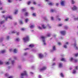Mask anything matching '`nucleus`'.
<instances>
[{"mask_svg": "<svg viewBox=\"0 0 78 78\" xmlns=\"http://www.w3.org/2000/svg\"><path fill=\"white\" fill-rule=\"evenodd\" d=\"M24 76H28L27 72L26 71H24L23 73H21L20 77L21 78H23Z\"/></svg>", "mask_w": 78, "mask_h": 78, "instance_id": "1", "label": "nucleus"}, {"mask_svg": "<svg viewBox=\"0 0 78 78\" xmlns=\"http://www.w3.org/2000/svg\"><path fill=\"white\" fill-rule=\"evenodd\" d=\"M45 38H46V37L45 36H41V39L42 40V42L44 45H45L47 44L46 42H45Z\"/></svg>", "mask_w": 78, "mask_h": 78, "instance_id": "2", "label": "nucleus"}, {"mask_svg": "<svg viewBox=\"0 0 78 78\" xmlns=\"http://www.w3.org/2000/svg\"><path fill=\"white\" fill-rule=\"evenodd\" d=\"M29 36H27L23 38V41L25 42H26L27 41H29Z\"/></svg>", "mask_w": 78, "mask_h": 78, "instance_id": "3", "label": "nucleus"}, {"mask_svg": "<svg viewBox=\"0 0 78 78\" xmlns=\"http://www.w3.org/2000/svg\"><path fill=\"white\" fill-rule=\"evenodd\" d=\"M3 17H4V18H5L6 20H7V19H12V16H9L6 17V16H5V15H3Z\"/></svg>", "mask_w": 78, "mask_h": 78, "instance_id": "4", "label": "nucleus"}, {"mask_svg": "<svg viewBox=\"0 0 78 78\" xmlns=\"http://www.w3.org/2000/svg\"><path fill=\"white\" fill-rule=\"evenodd\" d=\"M71 9L73 11H76L78 10V7L75 5H74L73 7L71 8Z\"/></svg>", "mask_w": 78, "mask_h": 78, "instance_id": "5", "label": "nucleus"}, {"mask_svg": "<svg viewBox=\"0 0 78 78\" xmlns=\"http://www.w3.org/2000/svg\"><path fill=\"white\" fill-rule=\"evenodd\" d=\"M69 44V43L68 42H66L64 44L63 47L65 48H67V45Z\"/></svg>", "mask_w": 78, "mask_h": 78, "instance_id": "6", "label": "nucleus"}, {"mask_svg": "<svg viewBox=\"0 0 78 78\" xmlns=\"http://www.w3.org/2000/svg\"><path fill=\"white\" fill-rule=\"evenodd\" d=\"M60 33L62 35L64 36L66 34V31H60Z\"/></svg>", "mask_w": 78, "mask_h": 78, "instance_id": "7", "label": "nucleus"}, {"mask_svg": "<svg viewBox=\"0 0 78 78\" xmlns=\"http://www.w3.org/2000/svg\"><path fill=\"white\" fill-rule=\"evenodd\" d=\"M9 61H11L12 64H14V62L15 61L14 60H12V58H10L9 60Z\"/></svg>", "mask_w": 78, "mask_h": 78, "instance_id": "8", "label": "nucleus"}, {"mask_svg": "<svg viewBox=\"0 0 78 78\" xmlns=\"http://www.w3.org/2000/svg\"><path fill=\"white\" fill-rule=\"evenodd\" d=\"M56 50V46H52V50L51 51V52H53V51H55Z\"/></svg>", "mask_w": 78, "mask_h": 78, "instance_id": "9", "label": "nucleus"}, {"mask_svg": "<svg viewBox=\"0 0 78 78\" xmlns=\"http://www.w3.org/2000/svg\"><path fill=\"white\" fill-rule=\"evenodd\" d=\"M73 45L74 47H75V48L76 50H78V47L76 46V42H75L73 44Z\"/></svg>", "mask_w": 78, "mask_h": 78, "instance_id": "10", "label": "nucleus"}, {"mask_svg": "<svg viewBox=\"0 0 78 78\" xmlns=\"http://www.w3.org/2000/svg\"><path fill=\"white\" fill-rule=\"evenodd\" d=\"M47 69V67L46 66H44L43 67L42 69H40V71H43V70H45Z\"/></svg>", "mask_w": 78, "mask_h": 78, "instance_id": "11", "label": "nucleus"}, {"mask_svg": "<svg viewBox=\"0 0 78 78\" xmlns=\"http://www.w3.org/2000/svg\"><path fill=\"white\" fill-rule=\"evenodd\" d=\"M65 2L64 1H62L61 2V4L62 6H65Z\"/></svg>", "mask_w": 78, "mask_h": 78, "instance_id": "12", "label": "nucleus"}, {"mask_svg": "<svg viewBox=\"0 0 78 78\" xmlns=\"http://www.w3.org/2000/svg\"><path fill=\"white\" fill-rule=\"evenodd\" d=\"M39 58H42L44 57V55L42 54H39Z\"/></svg>", "mask_w": 78, "mask_h": 78, "instance_id": "13", "label": "nucleus"}, {"mask_svg": "<svg viewBox=\"0 0 78 78\" xmlns=\"http://www.w3.org/2000/svg\"><path fill=\"white\" fill-rule=\"evenodd\" d=\"M34 27H35V26H34V25H30L29 26V27L30 28H31V29H33Z\"/></svg>", "mask_w": 78, "mask_h": 78, "instance_id": "14", "label": "nucleus"}, {"mask_svg": "<svg viewBox=\"0 0 78 78\" xmlns=\"http://www.w3.org/2000/svg\"><path fill=\"white\" fill-rule=\"evenodd\" d=\"M74 59L73 57H71L69 58V60L70 61H71L72 62H74Z\"/></svg>", "mask_w": 78, "mask_h": 78, "instance_id": "15", "label": "nucleus"}, {"mask_svg": "<svg viewBox=\"0 0 78 78\" xmlns=\"http://www.w3.org/2000/svg\"><path fill=\"white\" fill-rule=\"evenodd\" d=\"M41 26L42 27L43 29H45L47 27L45 26V24H42L41 25Z\"/></svg>", "mask_w": 78, "mask_h": 78, "instance_id": "16", "label": "nucleus"}, {"mask_svg": "<svg viewBox=\"0 0 78 78\" xmlns=\"http://www.w3.org/2000/svg\"><path fill=\"white\" fill-rule=\"evenodd\" d=\"M62 63H59V67H60V68H61V67H62Z\"/></svg>", "mask_w": 78, "mask_h": 78, "instance_id": "17", "label": "nucleus"}, {"mask_svg": "<svg viewBox=\"0 0 78 78\" xmlns=\"http://www.w3.org/2000/svg\"><path fill=\"white\" fill-rule=\"evenodd\" d=\"M76 73V69H74V70H73L72 73L73 74H75Z\"/></svg>", "mask_w": 78, "mask_h": 78, "instance_id": "18", "label": "nucleus"}, {"mask_svg": "<svg viewBox=\"0 0 78 78\" xmlns=\"http://www.w3.org/2000/svg\"><path fill=\"white\" fill-rule=\"evenodd\" d=\"M5 52H6V51L5 50H2L0 51V52L1 53H5Z\"/></svg>", "mask_w": 78, "mask_h": 78, "instance_id": "19", "label": "nucleus"}, {"mask_svg": "<svg viewBox=\"0 0 78 78\" xmlns=\"http://www.w3.org/2000/svg\"><path fill=\"white\" fill-rule=\"evenodd\" d=\"M61 61L66 62V60L64 58H62L61 59Z\"/></svg>", "mask_w": 78, "mask_h": 78, "instance_id": "20", "label": "nucleus"}, {"mask_svg": "<svg viewBox=\"0 0 78 78\" xmlns=\"http://www.w3.org/2000/svg\"><path fill=\"white\" fill-rule=\"evenodd\" d=\"M37 28L39 29V30H42V27H41L40 26H38Z\"/></svg>", "mask_w": 78, "mask_h": 78, "instance_id": "21", "label": "nucleus"}, {"mask_svg": "<svg viewBox=\"0 0 78 78\" xmlns=\"http://www.w3.org/2000/svg\"><path fill=\"white\" fill-rule=\"evenodd\" d=\"M13 52L14 53H17V49H15L13 50Z\"/></svg>", "mask_w": 78, "mask_h": 78, "instance_id": "22", "label": "nucleus"}, {"mask_svg": "<svg viewBox=\"0 0 78 78\" xmlns=\"http://www.w3.org/2000/svg\"><path fill=\"white\" fill-rule=\"evenodd\" d=\"M59 17V15H57L56 16V18L57 19H58V20L59 21H60L61 19L60 18H58V17Z\"/></svg>", "mask_w": 78, "mask_h": 78, "instance_id": "23", "label": "nucleus"}, {"mask_svg": "<svg viewBox=\"0 0 78 78\" xmlns=\"http://www.w3.org/2000/svg\"><path fill=\"white\" fill-rule=\"evenodd\" d=\"M17 12H18V10H15V11L14 12V14H17Z\"/></svg>", "mask_w": 78, "mask_h": 78, "instance_id": "24", "label": "nucleus"}, {"mask_svg": "<svg viewBox=\"0 0 78 78\" xmlns=\"http://www.w3.org/2000/svg\"><path fill=\"white\" fill-rule=\"evenodd\" d=\"M34 46V44H32L29 45L30 47H31V48H32V47H33Z\"/></svg>", "mask_w": 78, "mask_h": 78, "instance_id": "25", "label": "nucleus"}, {"mask_svg": "<svg viewBox=\"0 0 78 78\" xmlns=\"http://www.w3.org/2000/svg\"><path fill=\"white\" fill-rule=\"evenodd\" d=\"M28 21H29V19H28L27 18L25 19V22L26 23H27Z\"/></svg>", "mask_w": 78, "mask_h": 78, "instance_id": "26", "label": "nucleus"}, {"mask_svg": "<svg viewBox=\"0 0 78 78\" xmlns=\"http://www.w3.org/2000/svg\"><path fill=\"white\" fill-rule=\"evenodd\" d=\"M17 33V32L16 30H13L12 31V34H14L15 33Z\"/></svg>", "mask_w": 78, "mask_h": 78, "instance_id": "27", "label": "nucleus"}, {"mask_svg": "<svg viewBox=\"0 0 78 78\" xmlns=\"http://www.w3.org/2000/svg\"><path fill=\"white\" fill-rule=\"evenodd\" d=\"M60 76H62V77H64V74H63V73H60Z\"/></svg>", "mask_w": 78, "mask_h": 78, "instance_id": "28", "label": "nucleus"}, {"mask_svg": "<svg viewBox=\"0 0 78 78\" xmlns=\"http://www.w3.org/2000/svg\"><path fill=\"white\" fill-rule=\"evenodd\" d=\"M32 15L33 16H34V17H36V13H34L32 14Z\"/></svg>", "mask_w": 78, "mask_h": 78, "instance_id": "29", "label": "nucleus"}, {"mask_svg": "<svg viewBox=\"0 0 78 78\" xmlns=\"http://www.w3.org/2000/svg\"><path fill=\"white\" fill-rule=\"evenodd\" d=\"M26 10H27L26 9H23L22 10V12H25V11H26Z\"/></svg>", "mask_w": 78, "mask_h": 78, "instance_id": "30", "label": "nucleus"}, {"mask_svg": "<svg viewBox=\"0 0 78 78\" xmlns=\"http://www.w3.org/2000/svg\"><path fill=\"white\" fill-rule=\"evenodd\" d=\"M25 15L26 16H28V12H26L25 14Z\"/></svg>", "mask_w": 78, "mask_h": 78, "instance_id": "31", "label": "nucleus"}, {"mask_svg": "<svg viewBox=\"0 0 78 78\" xmlns=\"http://www.w3.org/2000/svg\"><path fill=\"white\" fill-rule=\"evenodd\" d=\"M8 2L9 3H12V0H8Z\"/></svg>", "mask_w": 78, "mask_h": 78, "instance_id": "32", "label": "nucleus"}, {"mask_svg": "<svg viewBox=\"0 0 78 78\" xmlns=\"http://www.w3.org/2000/svg\"><path fill=\"white\" fill-rule=\"evenodd\" d=\"M73 62H78V60L76 59H74V61Z\"/></svg>", "mask_w": 78, "mask_h": 78, "instance_id": "33", "label": "nucleus"}, {"mask_svg": "<svg viewBox=\"0 0 78 78\" xmlns=\"http://www.w3.org/2000/svg\"><path fill=\"white\" fill-rule=\"evenodd\" d=\"M51 36V34H47V36L48 37H50V36Z\"/></svg>", "mask_w": 78, "mask_h": 78, "instance_id": "34", "label": "nucleus"}, {"mask_svg": "<svg viewBox=\"0 0 78 78\" xmlns=\"http://www.w3.org/2000/svg\"><path fill=\"white\" fill-rule=\"evenodd\" d=\"M20 39L19 38H17L16 39V41H17V42H19V41H20Z\"/></svg>", "mask_w": 78, "mask_h": 78, "instance_id": "35", "label": "nucleus"}, {"mask_svg": "<svg viewBox=\"0 0 78 78\" xmlns=\"http://www.w3.org/2000/svg\"><path fill=\"white\" fill-rule=\"evenodd\" d=\"M48 4L49 5H50V6H51V5H53V4L51 2L48 3Z\"/></svg>", "mask_w": 78, "mask_h": 78, "instance_id": "36", "label": "nucleus"}, {"mask_svg": "<svg viewBox=\"0 0 78 78\" xmlns=\"http://www.w3.org/2000/svg\"><path fill=\"white\" fill-rule=\"evenodd\" d=\"M18 68H19V69H22V66L19 65L18 66Z\"/></svg>", "mask_w": 78, "mask_h": 78, "instance_id": "37", "label": "nucleus"}, {"mask_svg": "<svg viewBox=\"0 0 78 78\" xmlns=\"http://www.w3.org/2000/svg\"><path fill=\"white\" fill-rule=\"evenodd\" d=\"M71 2L72 3V4H74L75 3V1L73 0H71Z\"/></svg>", "mask_w": 78, "mask_h": 78, "instance_id": "38", "label": "nucleus"}, {"mask_svg": "<svg viewBox=\"0 0 78 78\" xmlns=\"http://www.w3.org/2000/svg\"><path fill=\"white\" fill-rule=\"evenodd\" d=\"M5 64H6L7 65H9V62H5Z\"/></svg>", "mask_w": 78, "mask_h": 78, "instance_id": "39", "label": "nucleus"}, {"mask_svg": "<svg viewBox=\"0 0 78 78\" xmlns=\"http://www.w3.org/2000/svg\"><path fill=\"white\" fill-rule=\"evenodd\" d=\"M51 19L52 20H54V17L53 16L51 17Z\"/></svg>", "mask_w": 78, "mask_h": 78, "instance_id": "40", "label": "nucleus"}, {"mask_svg": "<svg viewBox=\"0 0 78 78\" xmlns=\"http://www.w3.org/2000/svg\"><path fill=\"white\" fill-rule=\"evenodd\" d=\"M3 64V62L0 60V64L2 65Z\"/></svg>", "mask_w": 78, "mask_h": 78, "instance_id": "41", "label": "nucleus"}, {"mask_svg": "<svg viewBox=\"0 0 78 78\" xmlns=\"http://www.w3.org/2000/svg\"><path fill=\"white\" fill-rule=\"evenodd\" d=\"M31 2L30 1H29L27 2V5H30V4H31Z\"/></svg>", "mask_w": 78, "mask_h": 78, "instance_id": "42", "label": "nucleus"}, {"mask_svg": "<svg viewBox=\"0 0 78 78\" xmlns=\"http://www.w3.org/2000/svg\"><path fill=\"white\" fill-rule=\"evenodd\" d=\"M25 30V29L24 28H21V31H24V30Z\"/></svg>", "mask_w": 78, "mask_h": 78, "instance_id": "43", "label": "nucleus"}, {"mask_svg": "<svg viewBox=\"0 0 78 78\" xmlns=\"http://www.w3.org/2000/svg\"><path fill=\"white\" fill-rule=\"evenodd\" d=\"M47 26L49 28H51V27L50 26V24H48Z\"/></svg>", "mask_w": 78, "mask_h": 78, "instance_id": "44", "label": "nucleus"}, {"mask_svg": "<svg viewBox=\"0 0 78 78\" xmlns=\"http://www.w3.org/2000/svg\"><path fill=\"white\" fill-rule=\"evenodd\" d=\"M3 23H4V21H1L0 22V24H3Z\"/></svg>", "mask_w": 78, "mask_h": 78, "instance_id": "45", "label": "nucleus"}, {"mask_svg": "<svg viewBox=\"0 0 78 78\" xmlns=\"http://www.w3.org/2000/svg\"><path fill=\"white\" fill-rule=\"evenodd\" d=\"M54 11H55V10H53V9L51 10V12H54Z\"/></svg>", "mask_w": 78, "mask_h": 78, "instance_id": "46", "label": "nucleus"}, {"mask_svg": "<svg viewBox=\"0 0 78 78\" xmlns=\"http://www.w3.org/2000/svg\"><path fill=\"white\" fill-rule=\"evenodd\" d=\"M30 9H31V10H34V7H32L30 8Z\"/></svg>", "mask_w": 78, "mask_h": 78, "instance_id": "47", "label": "nucleus"}, {"mask_svg": "<svg viewBox=\"0 0 78 78\" xmlns=\"http://www.w3.org/2000/svg\"><path fill=\"white\" fill-rule=\"evenodd\" d=\"M44 20H47V17H44Z\"/></svg>", "mask_w": 78, "mask_h": 78, "instance_id": "48", "label": "nucleus"}, {"mask_svg": "<svg viewBox=\"0 0 78 78\" xmlns=\"http://www.w3.org/2000/svg\"><path fill=\"white\" fill-rule=\"evenodd\" d=\"M9 39V36H7L6 39L7 40H8V39Z\"/></svg>", "mask_w": 78, "mask_h": 78, "instance_id": "49", "label": "nucleus"}, {"mask_svg": "<svg viewBox=\"0 0 78 78\" xmlns=\"http://www.w3.org/2000/svg\"><path fill=\"white\" fill-rule=\"evenodd\" d=\"M8 75H9V74H8V73H6L5 74V76H8Z\"/></svg>", "mask_w": 78, "mask_h": 78, "instance_id": "50", "label": "nucleus"}, {"mask_svg": "<svg viewBox=\"0 0 78 78\" xmlns=\"http://www.w3.org/2000/svg\"><path fill=\"white\" fill-rule=\"evenodd\" d=\"M19 23H20L21 24H22V23H23V22H22V21L21 20H20L19 21Z\"/></svg>", "mask_w": 78, "mask_h": 78, "instance_id": "51", "label": "nucleus"}, {"mask_svg": "<svg viewBox=\"0 0 78 78\" xmlns=\"http://www.w3.org/2000/svg\"><path fill=\"white\" fill-rule=\"evenodd\" d=\"M65 29H67L68 28V27L66 26L64 27Z\"/></svg>", "mask_w": 78, "mask_h": 78, "instance_id": "52", "label": "nucleus"}, {"mask_svg": "<svg viewBox=\"0 0 78 78\" xmlns=\"http://www.w3.org/2000/svg\"><path fill=\"white\" fill-rule=\"evenodd\" d=\"M16 34L17 36H19L20 34V32H18L16 33Z\"/></svg>", "mask_w": 78, "mask_h": 78, "instance_id": "53", "label": "nucleus"}, {"mask_svg": "<svg viewBox=\"0 0 78 78\" xmlns=\"http://www.w3.org/2000/svg\"><path fill=\"white\" fill-rule=\"evenodd\" d=\"M62 25V24H59L58 25V27H61Z\"/></svg>", "mask_w": 78, "mask_h": 78, "instance_id": "54", "label": "nucleus"}, {"mask_svg": "<svg viewBox=\"0 0 78 78\" xmlns=\"http://www.w3.org/2000/svg\"><path fill=\"white\" fill-rule=\"evenodd\" d=\"M33 4H34V5H36V2L35 1H34L33 2Z\"/></svg>", "mask_w": 78, "mask_h": 78, "instance_id": "55", "label": "nucleus"}, {"mask_svg": "<svg viewBox=\"0 0 78 78\" xmlns=\"http://www.w3.org/2000/svg\"><path fill=\"white\" fill-rule=\"evenodd\" d=\"M56 65V64L55 63H54L52 65V66H55Z\"/></svg>", "mask_w": 78, "mask_h": 78, "instance_id": "56", "label": "nucleus"}, {"mask_svg": "<svg viewBox=\"0 0 78 78\" xmlns=\"http://www.w3.org/2000/svg\"><path fill=\"white\" fill-rule=\"evenodd\" d=\"M69 18H67L65 20V21H68Z\"/></svg>", "mask_w": 78, "mask_h": 78, "instance_id": "57", "label": "nucleus"}, {"mask_svg": "<svg viewBox=\"0 0 78 78\" xmlns=\"http://www.w3.org/2000/svg\"><path fill=\"white\" fill-rule=\"evenodd\" d=\"M78 56V53H77L75 55V56H76H76Z\"/></svg>", "mask_w": 78, "mask_h": 78, "instance_id": "58", "label": "nucleus"}, {"mask_svg": "<svg viewBox=\"0 0 78 78\" xmlns=\"http://www.w3.org/2000/svg\"><path fill=\"white\" fill-rule=\"evenodd\" d=\"M58 44L59 45H61V43L60 42H59L58 43Z\"/></svg>", "mask_w": 78, "mask_h": 78, "instance_id": "59", "label": "nucleus"}, {"mask_svg": "<svg viewBox=\"0 0 78 78\" xmlns=\"http://www.w3.org/2000/svg\"><path fill=\"white\" fill-rule=\"evenodd\" d=\"M74 20H77V18H75V16H74Z\"/></svg>", "mask_w": 78, "mask_h": 78, "instance_id": "60", "label": "nucleus"}, {"mask_svg": "<svg viewBox=\"0 0 78 78\" xmlns=\"http://www.w3.org/2000/svg\"><path fill=\"white\" fill-rule=\"evenodd\" d=\"M27 53L25 52L24 53V56H26V55H27Z\"/></svg>", "mask_w": 78, "mask_h": 78, "instance_id": "61", "label": "nucleus"}, {"mask_svg": "<svg viewBox=\"0 0 78 78\" xmlns=\"http://www.w3.org/2000/svg\"><path fill=\"white\" fill-rule=\"evenodd\" d=\"M13 77L12 76H10L9 78H13Z\"/></svg>", "mask_w": 78, "mask_h": 78, "instance_id": "62", "label": "nucleus"}, {"mask_svg": "<svg viewBox=\"0 0 78 78\" xmlns=\"http://www.w3.org/2000/svg\"><path fill=\"white\" fill-rule=\"evenodd\" d=\"M39 78H41L42 77V76H41V75H39L38 76Z\"/></svg>", "mask_w": 78, "mask_h": 78, "instance_id": "63", "label": "nucleus"}, {"mask_svg": "<svg viewBox=\"0 0 78 78\" xmlns=\"http://www.w3.org/2000/svg\"><path fill=\"white\" fill-rule=\"evenodd\" d=\"M75 69H76V70H78V66H76L75 67Z\"/></svg>", "mask_w": 78, "mask_h": 78, "instance_id": "64", "label": "nucleus"}]
</instances>
